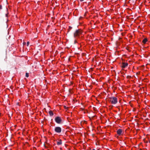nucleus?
Returning <instances> with one entry per match:
<instances>
[{"label": "nucleus", "instance_id": "19", "mask_svg": "<svg viewBox=\"0 0 150 150\" xmlns=\"http://www.w3.org/2000/svg\"><path fill=\"white\" fill-rule=\"evenodd\" d=\"M44 146H45V147H46V146H45V145Z\"/></svg>", "mask_w": 150, "mask_h": 150}, {"label": "nucleus", "instance_id": "6", "mask_svg": "<svg viewBox=\"0 0 150 150\" xmlns=\"http://www.w3.org/2000/svg\"><path fill=\"white\" fill-rule=\"evenodd\" d=\"M128 65V64L127 63H122V67L123 68H125L127 67Z\"/></svg>", "mask_w": 150, "mask_h": 150}, {"label": "nucleus", "instance_id": "17", "mask_svg": "<svg viewBox=\"0 0 150 150\" xmlns=\"http://www.w3.org/2000/svg\"><path fill=\"white\" fill-rule=\"evenodd\" d=\"M7 15H8V14H6V17H7Z\"/></svg>", "mask_w": 150, "mask_h": 150}, {"label": "nucleus", "instance_id": "15", "mask_svg": "<svg viewBox=\"0 0 150 150\" xmlns=\"http://www.w3.org/2000/svg\"><path fill=\"white\" fill-rule=\"evenodd\" d=\"M76 42H77L76 40H75V41H74V43H75Z\"/></svg>", "mask_w": 150, "mask_h": 150}, {"label": "nucleus", "instance_id": "11", "mask_svg": "<svg viewBox=\"0 0 150 150\" xmlns=\"http://www.w3.org/2000/svg\"><path fill=\"white\" fill-rule=\"evenodd\" d=\"M72 28V27L71 26H69V29H68V31H70V30H71Z\"/></svg>", "mask_w": 150, "mask_h": 150}, {"label": "nucleus", "instance_id": "2", "mask_svg": "<svg viewBox=\"0 0 150 150\" xmlns=\"http://www.w3.org/2000/svg\"><path fill=\"white\" fill-rule=\"evenodd\" d=\"M82 33V32L81 29L77 30L74 33V37L78 36Z\"/></svg>", "mask_w": 150, "mask_h": 150}, {"label": "nucleus", "instance_id": "9", "mask_svg": "<svg viewBox=\"0 0 150 150\" xmlns=\"http://www.w3.org/2000/svg\"><path fill=\"white\" fill-rule=\"evenodd\" d=\"M62 144V141L61 140H60L59 142H57V144L58 145H59L61 144Z\"/></svg>", "mask_w": 150, "mask_h": 150}, {"label": "nucleus", "instance_id": "8", "mask_svg": "<svg viewBox=\"0 0 150 150\" xmlns=\"http://www.w3.org/2000/svg\"><path fill=\"white\" fill-rule=\"evenodd\" d=\"M147 41V39L146 38H145L142 41V42L144 44H145Z\"/></svg>", "mask_w": 150, "mask_h": 150}, {"label": "nucleus", "instance_id": "1", "mask_svg": "<svg viewBox=\"0 0 150 150\" xmlns=\"http://www.w3.org/2000/svg\"><path fill=\"white\" fill-rule=\"evenodd\" d=\"M108 100L113 104H115L117 103V98L115 97H109Z\"/></svg>", "mask_w": 150, "mask_h": 150}, {"label": "nucleus", "instance_id": "5", "mask_svg": "<svg viewBox=\"0 0 150 150\" xmlns=\"http://www.w3.org/2000/svg\"><path fill=\"white\" fill-rule=\"evenodd\" d=\"M117 134L119 135H120L122 132V129H119L117 131Z\"/></svg>", "mask_w": 150, "mask_h": 150}, {"label": "nucleus", "instance_id": "4", "mask_svg": "<svg viewBox=\"0 0 150 150\" xmlns=\"http://www.w3.org/2000/svg\"><path fill=\"white\" fill-rule=\"evenodd\" d=\"M54 131L57 133H60L62 131V129L60 127H57L55 128Z\"/></svg>", "mask_w": 150, "mask_h": 150}, {"label": "nucleus", "instance_id": "7", "mask_svg": "<svg viewBox=\"0 0 150 150\" xmlns=\"http://www.w3.org/2000/svg\"><path fill=\"white\" fill-rule=\"evenodd\" d=\"M48 113L50 114V116H52L54 115L53 112L51 110H50L49 111Z\"/></svg>", "mask_w": 150, "mask_h": 150}, {"label": "nucleus", "instance_id": "18", "mask_svg": "<svg viewBox=\"0 0 150 150\" xmlns=\"http://www.w3.org/2000/svg\"><path fill=\"white\" fill-rule=\"evenodd\" d=\"M149 143H150V140L149 141Z\"/></svg>", "mask_w": 150, "mask_h": 150}, {"label": "nucleus", "instance_id": "12", "mask_svg": "<svg viewBox=\"0 0 150 150\" xmlns=\"http://www.w3.org/2000/svg\"><path fill=\"white\" fill-rule=\"evenodd\" d=\"M29 42H28L27 43V45L28 46L29 45Z\"/></svg>", "mask_w": 150, "mask_h": 150}, {"label": "nucleus", "instance_id": "10", "mask_svg": "<svg viewBox=\"0 0 150 150\" xmlns=\"http://www.w3.org/2000/svg\"><path fill=\"white\" fill-rule=\"evenodd\" d=\"M28 73H26L25 74V76L27 77H28Z\"/></svg>", "mask_w": 150, "mask_h": 150}, {"label": "nucleus", "instance_id": "14", "mask_svg": "<svg viewBox=\"0 0 150 150\" xmlns=\"http://www.w3.org/2000/svg\"><path fill=\"white\" fill-rule=\"evenodd\" d=\"M2 9V6L0 5V9Z\"/></svg>", "mask_w": 150, "mask_h": 150}, {"label": "nucleus", "instance_id": "16", "mask_svg": "<svg viewBox=\"0 0 150 150\" xmlns=\"http://www.w3.org/2000/svg\"><path fill=\"white\" fill-rule=\"evenodd\" d=\"M84 0H80V1L82 2L84 1Z\"/></svg>", "mask_w": 150, "mask_h": 150}, {"label": "nucleus", "instance_id": "13", "mask_svg": "<svg viewBox=\"0 0 150 150\" xmlns=\"http://www.w3.org/2000/svg\"><path fill=\"white\" fill-rule=\"evenodd\" d=\"M64 108H65V109H66L67 108V107L65 106H64Z\"/></svg>", "mask_w": 150, "mask_h": 150}, {"label": "nucleus", "instance_id": "3", "mask_svg": "<svg viewBox=\"0 0 150 150\" xmlns=\"http://www.w3.org/2000/svg\"><path fill=\"white\" fill-rule=\"evenodd\" d=\"M55 121L58 124H61L62 121L61 117L59 116H57L55 118Z\"/></svg>", "mask_w": 150, "mask_h": 150}]
</instances>
